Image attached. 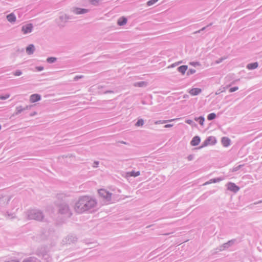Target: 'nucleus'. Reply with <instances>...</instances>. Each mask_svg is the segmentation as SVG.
I'll use <instances>...</instances> for the list:
<instances>
[{
    "instance_id": "obj_23",
    "label": "nucleus",
    "mask_w": 262,
    "mask_h": 262,
    "mask_svg": "<svg viewBox=\"0 0 262 262\" xmlns=\"http://www.w3.org/2000/svg\"><path fill=\"white\" fill-rule=\"evenodd\" d=\"M56 60V58L54 57H50L47 59V61L49 62H53Z\"/></svg>"
},
{
    "instance_id": "obj_30",
    "label": "nucleus",
    "mask_w": 262,
    "mask_h": 262,
    "mask_svg": "<svg viewBox=\"0 0 262 262\" xmlns=\"http://www.w3.org/2000/svg\"><path fill=\"white\" fill-rule=\"evenodd\" d=\"M24 262H35L33 259H27L24 261Z\"/></svg>"
},
{
    "instance_id": "obj_17",
    "label": "nucleus",
    "mask_w": 262,
    "mask_h": 262,
    "mask_svg": "<svg viewBox=\"0 0 262 262\" xmlns=\"http://www.w3.org/2000/svg\"><path fill=\"white\" fill-rule=\"evenodd\" d=\"M216 117V115L214 113H211L208 115L207 119L209 120H211L214 119Z\"/></svg>"
},
{
    "instance_id": "obj_25",
    "label": "nucleus",
    "mask_w": 262,
    "mask_h": 262,
    "mask_svg": "<svg viewBox=\"0 0 262 262\" xmlns=\"http://www.w3.org/2000/svg\"><path fill=\"white\" fill-rule=\"evenodd\" d=\"M21 74V72L20 71H17L14 73V75L16 76H20Z\"/></svg>"
},
{
    "instance_id": "obj_5",
    "label": "nucleus",
    "mask_w": 262,
    "mask_h": 262,
    "mask_svg": "<svg viewBox=\"0 0 262 262\" xmlns=\"http://www.w3.org/2000/svg\"><path fill=\"white\" fill-rule=\"evenodd\" d=\"M216 143L215 138L213 137H209L204 142V146L213 145Z\"/></svg>"
},
{
    "instance_id": "obj_8",
    "label": "nucleus",
    "mask_w": 262,
    "mask_h": 262,
    "mask_svg": "<svg viewBox=\"0 0 262 262\" xmlns=\"http://www.w3.org/2000/svg\"><path fill=\"white\" fill-rule=\"evenodd\" d=\"M200 138L198 136H195L193 138L192 140L191 141V144L192 146H196L199 145L200 142Z\"/></svg>"
},
{
    "instance_id": "obj_1",
    "label": "nucleus",
    "mask_w": 262,
    "mask_h": 262,
    "mask_svg": "<svg viewBox=\"0 0 262 262\" xmlns=\"http://www.w3.org/2000/svg\"><path fill=\"white\" fill-rule=\"evenodd\" d=\"M96 205V202L92 199L84 197L79 200L77 203V207L80 211H83L89 209Z\"/></svg>"
},
{
    "instance_id": "obj_28",
    "label": "nucleus",
    "mask_w": 262,
    "mask_h": 262,
    "mask_svg": "<svg viewBox=\"0 0 262 262\" xmlns=\"http://www.w3.org/2000/svg\"><path fill=\"white\" fill-rule=\"evenodd\" d=\"M186 122L188 124H191L192 123V121L190 119H188L186 120Z\"/></svg>"
},
{
    "instance_id": "obj_9",
    "label": "nucleus",
    "mask_w": 262,
    "mask_h": 262,
    "mask_svg": "<svg viewBox=\"0 0 262 262\" xmlns=\"http://www.w3.org/2000/svg\"><path fill=\"white\" fill-rule=\"evenodd\" d=\"M74 12L76 14H80L88 12V10L81 8H75L74 10Z\"/></svg>"
},
{
    "instance_id": "obj_20",
    "label": "nucleus",
    "mask_w": 262,
    "mask_h": 262,
    "mask_svg": "<svg viewBox=\"0 0 262 262\" xmlns=\"http://www.w3.org/2000/svg\"><path fill=\"white\" fill-rule=\"evenodd\" d=\"M158 1V0H150L147 2V4L148 6H150L155 4Z\"/></svg>"
},
{
    "instance_id": "obj_10",
    "label": "nucleus",
    "mask_w": 262,
    "mask_h": 262,
    "mask_svg": "<svg viewBox=\"0 0 262 262\" xmlns=\"http://www.w3.org/2000/svg\"><path fill=\"white\" fill-rule=\"evenodd\" d=\"M222 143L224 146L227 147L230 144V140L227 137H224L222 139Z\"/></svg>"
},
{
    "instance_id": "obj_3",
    "label": "nucleus",
    "mask_w": 262,
    "mask_h": 262,
    "mask_svg": "<svg viewBox=\"0 0 262 262\" xmlns=\"http://www.w3.org/2000/svg\"><path fill=\"white\" fill-rule=\"evenodd\" d=\"M33 26L31 24H27L22 27V31L24 34L30 33L32 31Z\"/></svg>"
},
{
    "instance_id": "obj_32",
    "label": "nucleus",
    "mask_w": 262,
    "mask_h": 262,
    "mask_svg": "<svg viewBox=\"0 0 262 262\" xmlns=\"http://www.w3.org/2000/svg\"><path fill=\"white\" fill-rule=\"evenodd\" d=\"M176 120V119H171V120H168V121H163L162 122V123H166L167 121H173V120Z\"/></svg>"
},
{
    "instance_id": "obj_12",
    "label": "nucleus",
    "mask_w": 262,
    "mask_h": 262,
    "mask_svg": "<svg viewBox=\"0 0 262 262\" xmlns=\"http://www.w3.org/2000/svg\"><path fill=\"white\" fill-rule=\"evenodd\" d=\"M34 51V46L33 45H30L26 49V52L28 54H32Z\"/></svg>"
},
{
    "instance_id": "obj_29",
    "label": "nucleus",
    "mask_w": 262,
    "mask_h": 262,
    "mask_svg": "<svg viewBox=\"0 0 262 262\" xmlns=\"http://www.w3.org/2000/svg\"><path fill=\"white\" fill-rule=\"evenodd\" d=\"M173 126L172 124H166L164 126V127L165 128H168V127H172Z\"/></svg>"
},
{
    "instance_id": "obj_4",
    "label": "nucleus",
    "mask_w": 262,
    "mask_h": 262,
    "mask_svg": "<svg viewBox=\"0 0 262 262\" xmlns=\"http://www.w3.org/2000/svg\"><path fill=\"white\" fill-rule=\"evenodd\" d=\"M227 186L229 190L235 192L238 191L239 189V188L233 183H228Z\"/></svg>"
},
{
    "instance_id": "obj_24",
    "label": "nucleus",
    "mask_w": 262,
    "mask_h": 262,
    "mask_svg": "<svg viewBox=\"0 0 262 262\" xmlns=\"http://www.w3.org/2000/svg\"><path fill=\"white\" fill-rule=\"evenodd\" d=\"M238 89V88L237 86L231 88L230 89L229 92H231V93L233 92L236 91V90H237Z\"/></svg>"
},
{
    "instance_id": "obj_13",
    "label": "nucleus",
    "mask_w": 262,
    "mask_h": 262,
    "mask_svg": "<svg viewBox=\"0 0 262 262\" xmlns=\"http://www.w3.org/2000/svg\"><path fill=\"white\" fill-rule=\"evenodd\" d=\"M187 68L188 67L187 66H182L178 68V71L182 74H184L185 72L187 70Z\"/></svg>"
},
{
    "instance_id": "obj_6",
    "label": "nucleus",
    "mask_w": 262,
    "mask_h": 262,
    "mask_svg": "<svg viewBox=\"0 0 262 262\" xmlns=\"http://www.w3.org/2000/svg\"><path fill=\"white\" fill-rule=\"evenodd\" d=\"M40 96L38 94H33L30 96V101L31 103H34L40 100Z\"/></svg>"
},
{
    "instance_id": "obj_15",
    "label": "nucleus",
    "mask_w": 262,
    "mask_h": 262,
    "mask_svg": "<svg viewBox=\"0 0 262 262\" xmlns=\"http://www.w3.org/2000/svg\"><path fill=\"white\" fill-rule=\"evenodd\" d=\"M257 67V62L252 63L247 65V68L249 70L256 69Z\"/></svg>"
},
{
    "instance_id": "obj_7",
    "label": "nucleus",
    "mask_w": 262,
    "mask_h": 262,
    "mask_svg": "<svg viewBox=\"0 0 262 262\" xmlns=\"http://www.w3.org/2000/svg\"><path fill=\"white\" fill-rule=\"evenodd\" d=\"M202 90L199 88H193L191 89L189 91V93L192 96H195L199 94L201 92Z\"/></svg>"
},
{
    "instance_id": "obj_26",
    "label": "nucleus",
    "mask_w": 262,
    "mask_h": 262,
    "mask_svg": "<svg viewBox=\"0 0 262 262\" xmlns=\"http://www.w3.org/2000/svg\"><path fill=\"white\" fill-rule=\"evenodd\" d=\"M195 72V70H194V69H190L189 70L188 72V74H193Z\"/></svg>"
},
{
    "instance_id": "obj_16",
    "label": "nucleus",
    "mask_w": 262,
    "mask_h": 262,
    "mask_svg": "<svg viewBox=\"0 0 262 262\" xmlns=\"http://www.w3.org/2000/svg\"><path fill=\"white\" fill-rule=\"evenodd\" d=\"M194 119H195V121H199V123L201 125L203 126L204 125V117H198V118H195Z\"/></svg>"
},
{
    "instance_id": "obj_27",
    "label": "nucleus",
    "mask_w": 262,
    "mask_h": 262,
    "mask_svg": "<svg viewBox=\"0 0 262 262\" xmlns=\"http://www.w3.org/2000/svg\"><path fill=\"white\" fill-rule=\"evenodd\" d=\"M145 85V83L144 82H140V83H138L137 84V85L139 86H142L143 85Z\"/></svg>"
},
{
    "instance_id": "obj_19",
    "label": "nucleus",
    "mask_w": 262,
    "mask_h": 262,
    "mask_svg": "<svg viewBox=\"0 0 262 262\" xmlns=\"http://www.w3.org/2000/svg\"><path fill=\"white\" fill-rule=\"evenodd\" d=\"M144 124V121L143 119H139L136 124L137 126H142Z\"/></svg>"
},
{
    "instance_id": "obj_2",
    "label": "nucleus",
    "mask_w": 262,
    "mask_h": 262,
    "mask_svg": "<svg viewBox=\"0 0 262 262\" xmlns=\"http://www.w3.org/2000/svg\"><path fill=\"white\" fill-rule=\"evenodd\" d=\"M99 194L103 199L110 201L111 200L112 193L109 192L105 189H100L98 190Z\"/></svg>"
},
{
    "instance_id": "obj_11",
    "label": "nucleus",
    "mask_w": 262,
    "mask_h": 262,
    "mask_svg": "<svg viewBox=\"0 0 262 262\" xmlns=\"http://www.w3.org/2000/svg\"><path fill=\"white\" fill-rule=\"evenodd\" d=\"M127 23V19L124 17H121L118 20V25L122 26L126 24Z\"/></svg>"
},
{
    "instance_id": "obj_31",
    "label": "nucleus",
    "mask_w": 262,
    "mask_h": 262,
    "mask_svg": "<svg viewBox=\"0 0 262 262\" xmlns=\"http://www.w3.org/2000/svg\"><path fill=\"white\" fill-rule=\"evenodd\" d=\"M36 69H37L38 71H41L43 70V67H37Z\"/></svg>"
},
{
    "instance_id": "obj_14",
    "label": "nucleus",
    "mask_w": 262,
    "mask_h": 262,
    "mask_svg": "<svg viewBox=\"0 0 262 262\" xmlns=\"http://www.w3.org/2000/svg\"><path fill=\"white\" fill-rule=\"evenodd\" d=\"M7 18L8 20L10 22H14L16 20V17L13 14H9L7 15Z\"/></svg>"
},
{
    "instance_id": "obj_18",
    "label": "nucleus",
    "mask_w": 262,
    "mask_h": 262,
    "mask_svg": "<svg viewBox=\"0 0 262 262\" xmlns=\"http://www.w3.org/2000/svg\"><path fill=\"white\" fill-rule=\"evenodd\" d=\"M130 176L132 177H137L140 175V172L139 171H132L129 173H128Z\"/></svg>"
},
{
    "instance_id": "obj_22",
    "label": "nucleus",
    "mask_w": 262,
    "mask_h": 262,
    "mask_svg": "<svg viewBox=\"0 0 262 262\" xmlns=\"http://www.w3.org/2000/svg\"><path fill=\"white\" fill-rule=\"evenodd\" d=\"M9 97H10V95L9 94H6L5 96H0V99H1V100H5V99L9 98Z\"/></svg>"
},
{
    "instance_id": "obj_21",
    "label": "nucleus",
    "mask_w": 262,
    "mask_h": 262,
    "mask_svg": "<svg viewBox=\"0 0 262 262\" xmlns=\"http://www.w3.org/2000/svg\"><path fill=\"white\" fill-rule=\"evenodd\" d=\"M34 219L37 220H41L43 219V216L42 215L41 213L38 212L37 216L36 217H35Z\"/></svg>"
}]
</instances>
